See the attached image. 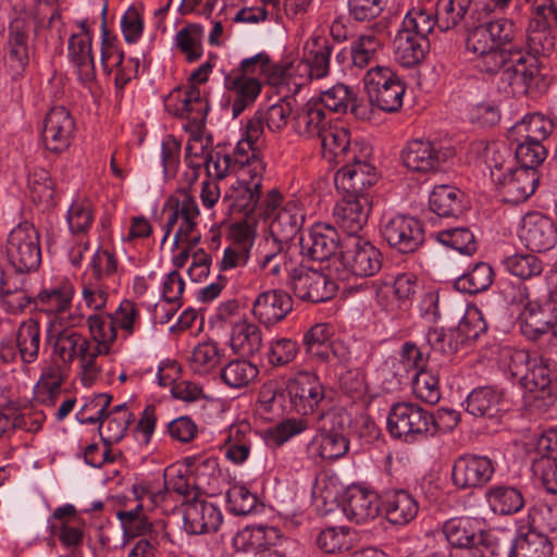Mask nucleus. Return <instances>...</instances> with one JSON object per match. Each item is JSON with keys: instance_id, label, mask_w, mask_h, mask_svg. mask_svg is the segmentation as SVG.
<instances>
[{"instance_id": "1", "label": "nucleus", "mask_w": 557, "mask_h": 557, "mask_svg": "<svg viewBox=\"0 0 557 557\" xmlns=\"http://www.w3.org/2000/svg\"><path fill=\"white\" fill-rule=\"evenodd\" d=\"M46 343L52 347V352L63 364L70 366L76 357L82 362V382L90 386L101 371L95 364L97 357H91L92 347L90 342L82 334L70 327H59L50 323L46 334Z\"/></svg>"}, {"instance_id": "2", "label": "nucleus", "mask_w": 557, "mask_h": 557, "mask_svg": "<svg viewBox=\"0 0 557 557\" xmlns=\"http://www.w3.org/2000/svg\"><path fill=\"white\" fill-rule=\"evenodd\" d=\"M382 252L369 240L354 237L345 244L339 258L329 265L330 274L338 281H348L351 276L369 277L382 268Z\"/></svg>"}, {"instance_id": "3", "label": "nucleus", "mask_w": 557, "mask_h": 557, "mask_svg": "<svg viewBox=\"0 0 557 557\" xmlns=\"http://www.w3.org/2000/svg\"><path fill=\"white\" fill-rule=\"evenodd\" d=\"M370 103L384 112H397L403 106L406 85L387 66H374L363 77Z\"/></svg>"}, {"instance_id": "4", "label": "nucleus", "mask_w": 557, "mask_h": 557, "mask_svg": "<svg viewBox=\"0 0 557 557\" xmlns=\"http://www.w3.org/2000/svg\"><path fill=\"white\" fill-rule=\"evenodd\" d=\"M386 423L392 437L412 444L430 437L431 412L417 404L397 403L391 407Z\"/></svg>"}, {"instance_id": "5", "label": "nucleus", "mask_w": 557, "mask_h": 557, "mask_svg": "<svg viewBox=\"0 0 557 557\" xmlns=\"http://www.w3.org/2000/svg\"><path fill=\"white\" fill-rule=\"evenodd\" d=\"M5 251L12 269L21 273L36 271L41 263L38 231L33 224L20 223L10 232Z\"/></svg>"}, {"instance_id": "6", "label": "nucleus", "mask_w": 557, "mask_h": 557, "mask_svg": "<svg viewBox=\"0 0 557 557\" xmlns=\"http://www.w3.org/2000/svg\"><path fill=\"white\" fill-rule=\"evenodd\" d=\"M491 178L503 201L512 205H519L529 199L535 193L540 182L537 170L504 169L503 164L491 168Z\"/></svg>"}, {"instance_id": "7", "label": "nucleus", "mask_w": 557, "mask_h": 557, "mask_svg": "<svg viewBox=\"0 0 557 557\" xmlns=\"http://www.w3.org/2000/svg\"><path fill=\"white\" fill-rule=\"evenodd\" d=\"M380 234L399 253H412L424 243L422 223L406 214L384 215L380 223Z\"/></svg>"}, {"instance_id": "8", "label": "nucleus", "mask_w": 557, "mask_h": 557, "mask_svg": "<svg viewBox=\"0 0 557 557\" xmlns=\"http://www.w3.org/2000/svg\"><path fill=\"white\" fill-rule=\"evenodd\" d=\"M502 81L508 83L513 92L529 96L543 94L549 86L547 78L541 73L539 61L523 55L520 50L512 53L502 73Z\"/></svg>"}, {"instance_id": "9", "label": "nucleus", "mask_w": 557, "mask_h": 557, "mask_svg": "<svg viewBox=\"0 0 557 557\" xmlns=\"http://www.w3.org/2000/svg\"><path fill=\"white\" fill-rule=\"evenodd\" d=\"M286 285L296 297L313 304L332 299L337 290L335 282L320 271L302 265L289 270V280Z\"/></svg>"}, {"instance_id": "10", "label": "nucleus", "mask_w": 557, "mask_h": 557, "mask_svg": "<svg viewBox=\"0 0 557 557\" xmlns=\"http://www.w3.org/2000/svg\"><path fill=\"white\" fill-rule=\"evenodd\" d=\"M377 181L375 168L366 159L352 154L336 172L334 182L338 193L347 197L370 196L368 189Z\"/></svg>"}, {"instance_id": "11", "label": "nucleus", "mask_w": 557, "mask_h": 557, "mask_svg": "<svg viewBox=\"0 0 557 557\" xmlns=\"http://www.w3.org/2000/svg\"><path fill=\"white\" fill-rule=\"evenodd\" d=\"M519 302L523 305L519 313L517 323L521 334L530 341L536 342L548 334L554 327V317H552L549 306L541 305L539 301L529 299L528 287L519 284Z\"/></svg>"}, {"instance_id": "12", "label": "nucleus", "mask_w": 557, "mask_h": 557, "mask_svg": "<svg viewBox=\"0 0 557 557\" xmlns=\"http://www.w3.org/2000/svg\"><path fill=\"white\" fill-rule=\"evenodd\" d=\"M286 391L292 410L301 416L312 413L325 396L323 384L310 372L297 373L288 381Z\"/></svg>"}, {"instance_id": "13", "label": "nucleus", "mask_w": 557, "mask_h": 557, "mask_svg": "<svg viewBox=\"0 0 557 557\" xmlns=\"http://www.w3.org/2000/svg\"><path fill=\"white\" fill-rule=\"evenodd\" d=\"M494 472L495 467L491 458L467 454L455 460L451 479L459 488H479L491 481Z\"/></svg>"}, {"instance_id": "14", "label": "nucleus", "mask_w": 557, "mask_h": 557, "mask_svg": "<svg viewBox=\"0 0 557 557\" xmlns=\"http://www.w3.org/2000/svg\"><path fill=\"white\" fill-rule=\"evenodd\" d=\"M32 30L30 21L23 16L13 18L8 26L4 57L10 67L17 74L29 63Z\"/></svg>"}, {"instance_id": "15", "label": "nucleus", "mask_w": 557, "mask_h": 557, "mask_svg": "<svg viewBox=\"0 0 557 557\" xmlns=\"http://www.w3.org/2000/svg\"><path fill=\"white\" fill-rule=\"evenodd\" d=\"M75 132V122L64 107H54L46 115L42 128V141L51 152L61 153L66 150Z\"/></svg>"}, {"instance_id": "16", "label": "nucleus", "mask_w": 557, "mask_h": 557, "mask_svg": "<svg viewBox=\"0 0 557 557\" xmlns=\"http://www.w3.org/2000/svg\"><path fill=\"white\" fill-rule=\"evenodd\" d=\"M520 238L529 250L545 252L557 243V226L547 215L529 212L522 220Z\"/></svg>"}, {"instance_id": "17", "label": "nucleus", "mask_w": 557, "mask_h": 557, "mask_svg": "<svg viewBox=\"0 0 557 557\" xmlns=\"http://www.w3.org/2000/svg\"><path fill=\"white\" fill-rule=\"evenodd\" d=\"M371 211V197H347L342 195L333 209L336 224L349 236L357 235L368 222Z\"/></svg>"}, {"instance_id": "18", "label": "nucleus", "mask_w": 557, "mask_h": 557, "mask_svg": "<svg viewBox=\"0 0 557 557\" xmlns=\"http://www.w3.org/2000/svg\"><path fill=\"white\" fill-rule=\"evenodd\" d=\"M300 253L312 261H330L339 246L337 231L329 224L314 225L307 237H300Z\"/></svg>"}, {"instance_id": "19", "label": "nucleus", "mask_w": 557, "mask_h": 557, "mask_svg": "<svg viewBox=\"0 0 557 557\" xmlns=\"http://www.w3.org/2000/svg\"><path fill=\"white\" fill-rule=\"evenodd\" d=\"M382 508L381 495L361 485L348 487L343 503L346 517L357 523L376 518Z\"/></svg>"}, {"instance_id": "20", "label": "nucleus", "mask_w": 557, "mask_h": 557, "mask_svg": "<svg viewBox=\"0 0 557 557\" xmlns=\"http://www.w3.org/2000/svg\"><path fill=\"white\" fill-rule=\"evenodd\" d=\"M437 27L447 32L456 27L465 28L468 22L475 18L483 10V4L474 0H437L436 1Z\"/></svg>"}, {"instance_id": "21", "label": "nucleus", "mask_w": 557, "mask_h": 557, "mask_svg": "<svg viewBox=\"0 0 557 557\" xmlns=\"http://www.w3.org/2000/svg\"><path fill=\"white\" fill-rule=\"evenodd\" d=\"M222 523L220 509L206 499L194 497L184 509V527L188 533L215 532Z\"/></svg>"}, {"instance_id": "22", "label": "nucleus", "mask_w": 557, "mask_h": 557, "mask_svg": "<svg viewBox=\"0 0 557 557\" xmlns=\"http://www.w3.org/2000/svg\"><path fill=\"white\" fill-rule=\"evenodd\" d=\"M174 100H180V104H175L171 109V114L180 119H188L193 123H201L205 121L209 111L208 101L201 96L197 85H189L186 88H174L168 96L169 106H174Z\"/></svg>"}, {"instance_id": "23", "label": "nucleus", "mask_w": 557, "mask_h": 557, "mask_svg": "<svg viewBox=\"0 0 557 557\" xmlns=\"http://www.w3.org/2000/svg\"><path fill=\"white\" fill-rule=\"evenodd\" d=\"M292 310L293 299L282 289H270L259 294L252 305L253 317L267 326L284 320Z\"/></svg>"}, {"instance_id": "24", "label": "nucleus", "mask_w": 557, "mask_h": 557, "mask_svg": "<svg viewBox=\"0 0 557 557\" xmlns=\"http://www.w3.org/2000/svg\"><path fill=\"white\" fill-rule=\"evenodd\" d=\"M332 326L327 323H317L305 332L302 345L306 354L319 362H331L339 358L338 344L332 341Z\"/></svg>"}, {"instance_id": "25", "label": "nucleus", "mask_w": 557, "mask_h": 557, "mask_svg": "<svg viewBox=\"0 0 557 557\" xmlns=\"http://www.w3.org/2000/svg\"><path fill=\"white\" fill-rule=\"evenodd\" d=\"M305 221L304 210L296 201L286 202L270 223V234L277 245L285 246L300 232Z\"/></svg>"}, {"instance_id": "26", "label": "nucleus", "mask_w": 557, "mask_h": 557, "mask_svg": "<svg viewBox=\"0 0 557 557\" xmlns=\"http://www.w3.org/2000/svg\"><path fill=\"white\" fill-rule=\"evenodd\" d=\"M382 508L389 523L405 525L418 513L419 505L411 493L401 488H392L381 495Z\"/></svg>"}, {"instance_id": "27", "label": "nucleus", "mask_w": 557, "mask_h": 557, "mask_svg": "<svg viewBox=\"0 0 557 557\" xmlns=\"http://www.w3.org/2000/svg\"><path fill=\"white\" fill-rule=\"evenodd\" d=\"M467 322H461L455 329H430L426 333V347L433 358L442 356L453 357L469 337H476L478 334H466Z\"/></svg>"}, {"instance_id": "28", "label": "nucleus", "mask_w": 557, "mask_h": 557, "mask_svg": "<svg viewBox=\"0 0 557 557\" xmlns=\"http://www.w3.org/2000/svg\"><path fill=\"white\" fill-rule=\"evenodd\" d=\"M404 164L416 172H429L436 170L445 161V153L437 150L429 140L416 139L403 150Z\"/></svg>"}, {"instance_id": "29", "label": "nucleus", "mask_w": 557, "mask_h": 557, "mask_svg": "<svg viewBox=\"0 0 557 557\" xmlns=\"http://www.w3.org/2000/svg\"><path fill=\"white\" fill-rule=\"evenodd\" d=\"M225 88L234 94L232 114L237 117L250 107L261 92L260 78H245L240 73H228L224 78Z\"/></svg>"}, {"instance_id": "30", "label": "nucleus", "mask_w": 557, "mask_h": 557, "mask_svg": "<svg viewBox=\"0 0 557 557\" xmlns=\"http://www.w3.org/2000/svg\"><path fill=\"white\" fill-rule=\"evenodd\" d=\"M488 508L497 516H511L521 511L525 500L522 492L512 485L496 484L484 494Z\"/></svg>"}, {"instance_id": "31", "label": "nucleus", "mask_w": 557, "mask_h": 557, "mask_svg": "<svg viewBox=\"0 0 557 557\" xmlns=\"http://www.w3.org/2000/svg\"><path fill=\"white\" fill-rule=\"evenodd\" d=\"M324 157L329 154L337 163L345 162L357 154V144L351 146L349 131L344 126L330 123L319 136Z\"/></svg>"}, {"instance_id": "32", "label": "nucleus", "mask_w": 557, "mask_h": 557, "mask_svg": "<svg viewBox=\"0 0 557 557\" xmlns=\"http://www.w3.org/2000/svg\"><path fill=\"white\" fill-rule=\"evenodd\" d=\"M442 531L450 546L457 548L481 541L486 531L480 529L479 523L469 517H456L448 519L442 525Z\"/></svg>"}, {"instance_id": "33", "label": "nucleus", "mask_w": 557, "mask_h": 557, "mask_svg": "<svg viewBox=\"0 0 557 557\" xmlns=\"http://www.w3.org/2000/svg\"><path fill=\"white\" fill-rule=\"evenodd\" d=\"M385 28L386 25L382 22L375 23L371 33L359 35L351 41L349 57L355 67L364 69L375 61L376 54L382 48L381 39L376 34H381Z\"/></svg>"}, {"instance_id": "34", "label": "nucleus", "mask_w": 557, "mask_h": 557, "mask_svg": "<svg viewBox=\"0 0 557 557\" xmlns=\"http://www.w3.org/2000/svg\"><path fill=\"white\" fill-rule=\"evenodd\" d=\"M313 48L309 50L305 60L298 61L297 71L306 72L309 79H320L329 75L330 58L333 51L327 39L317 37L312 40Z\"/></svg>"}, {"instance_id": "35", "label": "nucleus", "mask_w": 557, "mask_h": 557, "mask_svg": "<svg viewBox=\"0 0 557 557\" xmlns=\"http://www.w3.org/2000/svg\"><path fill=\"white\" fill-rule=\"evenodd\" d=\"M430 42L428 38L414 37L398 30L394 39L395 59L404 67H412L421 63L429 51Z\"/></svg>"}, {"instance_id": "36", "label": "nucleus", "mask_w": 557, "mask_h": 557, "mask_svg": "<svg viewBox=\"0 0 557 557\" xmlns=\"http://www.w3.org/2000/svg\"><path fill=\"white\" fill-rule=\"evenodd\" d=\"M431 211L441 218H457L465 211L463 193L448 186H435L429 198Z\"/></svg>"}, {"instance_id": "37", "label": "nucleus", "mask_w": 557, "mask_h": 557, "mask_svg": "<svg viewBox=\"0 0 557 557\" xmlns=\"http://www.w3.org/2000/svg\"><path fill=\"white\" fill-rule=\"evenodd\" d=\"M278 530L265 525H248L239 530L233 539V545L238 552L255 554L270 546L278 539Z\"/></svg>"}, {"instance_id": "38", "label": "nucleus", "mask_w": 557, "mask_h": 557, "mask_svg": "<svg viewBox=\"0 0 557 557\" xmlns=\"http://www.w3.org/2000/svg\"><path fill=\"white\" fill-rule=\"evenodd\" d=\"M199 208L193 196L184 194L181 199L180 226L174 234V245L180 242L196 246L200 242V234L197 232L196 219L199 216Z\"/></svg>"}, {"instance_id": "39", "label": "nucleus", "mask_w": 557, "mask_h": 557, "mask_svg": "<svg viewBox=\"0 0 557 557\" xmlns=\"http://www.w3.org/2000/svg\"><path fill=\"white\" fill-rule=\"evenodd\" d=\"M29 197L32 201L44 210L57 206L55 184L50 173L44 168H34L27 180Z\"/></svg>"}, {"instance_id": "40", "label": "nucleus", "mask_w": 557, "mask_h": 557, "mask_svg": "<svg viewBox=\"0 0 557 557\" xmlns=\"http://www.w3.org/2000/svg\"><path fill=\"white\" fill-rule=\"evenodd\" d=\"M552 553L548 537L531 528L515 539L508 557H549Z\"/></svg>"}, {"instance_id": "41", "label": "nucleus", "mask_w": 557, "mask_h": 557, "mask_svg": "<svg viewBox=\"0 0 557 557\" xmlns=\"http://www.w3.org/2000/svg\"><path fill=\"white\" fill-rule=\"evenodd\" d=\"M330 123L331 120L314 99L308 101L295 116V129L300 136L319 137Z\"/></svg>"}, {"instance_id": "42", "label": "nucleus", "mask_w": 557, "mask_h": 557, "mask_svg": "<svg viewBox=\"0 0 557 557\" xmlns=\"http://www.w3.org/2000/svg\"><path fill=\"white\" fill-rule=\"evenodd\" d=\"M69 58L77 67L82 82H91L95 78V63L91 54V40L81 35H72L69 39Z\"/></svg>"}, {"instance_id": "43", "label": "nucleus", "mask_w": 557, "mask_h": 557, "mask_svg": "<svg viewBox=\"0 0 557 557\" xmlns=\"http://www.w3.org/2000/svg\"><path fill=\"white\" fill-rule=\"evenodd\" d=\"M502 393L490 386L473 389L466 399V410L474 417L493 418L499 412Z\"/></svg>"}, {"instance_id": "44", "label": "nucleus", "mask_w": 557, "mask_h": 557, "mask_svg": "<svg viewBox=\"0 0 557 557\" xmlns=\"http://www.w3.org/2000/svg\"><path fill=\"white\" fill-rule=\"evenodd\" d=\"M18 355L24 363H32L38 358L40 347V325L35 319L21 323L15 334Z\"/></svg>"}, {"instance_id": "45", "label": "nucleus", "mask_w": 557, "mask_h": 557, "mask_svg": "<svg viewBox=\"0 0 557 557\" xmlns=\"http://www.w3.org/2000/svg\"><path fill=\"white\" fill-rule=\"evenodd\" d=\"M90 334L96 342L92 347L91 357L108 355L109 344L116 338V329L112 315L92 314L88 318Z\"/></svg>"}, {"instance_id": "46", "label": "nucleus", "mask_w": 557, "mask_h": 557, "mask_svg": "<svg viewBox=\"0 0 557 557\" xmlns=\"http://www.w3.org/2000/svg\"><path fill=\"white\" fill-rule=\"evenodd\" d=\"M527 48L529 58L537 60L539 57L549 55L555 48V36L540 18H532L527 33Z\"/></svg>"}, {"instance_id": "47", "label": "nucleus", "mask_w": 557, "mask_h": 557, "mask_svg": "<svg viewBox=\"0 0 557 557\" xmlns=\"http://www.w3.org/2000/svg\"><path fill=\"white\" fill-rule=\"evenodd\" d=\"M231 342L237 352L252 356L262 347L261 330L257 324L242 320L233 326Z\"/></svg>"}, {"instance_id": "48", "label": "nucleus", "mask_w": 557, "mask_h": 557, "mask_svg": "<svg viewBox=\"0 0 557 557\" xmlns=\"http://www.w3.org/2000/svg\"><path fill=\"white\" fill-rule=\"evenodd\" d=\"M493 280V268L486 262H479L469 272L460 275L454 287L461 293L478 294L488 289Z\"/></svg>"}, {"instance_id": "49", "label": "nucleus", "mask_w": 557, "mask_h": 557, "mask_svg": "<svg viewBox=\"0 0 557 557\" xmlns=\"http://www.w3.org/2000/svg\"><path fill=\"white\" fill-rule=\"evenodd\" d=\"M123 271L119 265V260L113 251L99 248L92 256L88 267V272L84 278L108 283L119 272Z\"/></svg>"}, {"instance_id": "50", "label": "nucleus", "mask_w": 557, "mask_h": 557, "mask_svg": "<svg viewBox=\"0 0 557 557\" xmlns=\"http://www.w3.org/2000/svg\"><path fill=\"white\" fill-rule=\"evenodd\" d=\"M462 29L467 34L466 47L468 51L478 54L484 53V51L494 47L486 26V11L476 14L475 18L470 23L468 22V25Z\"/></svg>"}, {"instance_id": "51", "label": "nucleus", "mask_w": 557, "mask_h": 557, "mask_svg": "<svg viewBox=\"0 0 557 557\" xmlns=\"http://www.w3.org/2000/svg\"><path fill=\"white\" fill-rule=\"evenodd\" d=\"M72 296V288L66 285L44 289L34 298V306L42 312L60 313L69 308Z\"/></svg>"}, {"instance_id": "52", "label": "nucleus", "mask_w": 557, "mask_h": 557, "mask_svg": "<svg viewBox=\"0 0 557 557\" xmlns=\"http://www.w3.org/2000/svg\"><path fill=\"white\" fill-rule=\"evenodd\" d=\"M203 28L198 24H189L176 33L175 42L188 62H195L202 55Z\"/></svg>"}, {"instance_id": "53", "label": "nucleus", "mask_w": 557, "mask_h": 557, "mask_svg": "<svg viewBox=\"0 0 557 557\" xmlns=\"http://www.w3.org/2000/svg\"><path fill=\"white\" fill-rule=\"evenodd\" d=\"M258 373V368L251 362L236 359L222 369L221 379L230 387L242 388L255 380Z\"/></svg>"}, {"instance_id": "54", "label": "nucleus", "mask_w": 557, "mask_h": 557, "mask_svg": "<svg viewBox=\"0 0 557 557\" xmlns=\"http://www.w3.org/2000/svg\"><path fill=\"white\" fill-rule=\"evenodd\" d=\"M436 237L443 245L466 256H472L478 250L475 237L468 227L444 230L438 232Z\"/></svg>"}, {"instance_id": "55", "label": "nucleus", "mask_w": 557, "mask_h": 557, "mask_svg": "<svg viewBox=\"0 0 557 557\" xmlns=\"http://www.w3.org/2000/svg\"><path fill=\"white\" fill-rule=\"evenodd\" d=\"M507 271L522 280L540 276L543 272L542 260L532 253H516L503 261Z\"/></svg>"}, {"instance_id": "56", "label": "nucleus", "mask_w": 557, "mask_h": 557, "mask_svg": "<svg viewBox=\"0 0 557 557\" xmlns=\"http://www.w3.org/2000/svg\"><path fill=\"white\" fill-rule=\"evenodd\" d=\"M437 25V16L421 8H413L407 12L399 30L414 37L428 38V35Z\"/></svg>"}, {"instance_id": "57", "label": "nucleus", "mask_w": 557, "mask_h": 557, "mask_svg": "<svg viewBox=\"0 0 557 557\" xmlns=\"http://www.w3.org/2000/svg\"><path fill=\"white\" fill-rule=\"evenodd\" d=\"M557 400L555 388L524 389L522 409L529 416H539L548 411Z\"/></svg>"}, {"instance_id": "58", "label": "nucleus", "mask_w": 557, "mask_h": 557, "mask_svg": "<svg viewBox=\"0 0 557 557\" xmlns=\"http://www.w3.org/2000/svg\"><path fill=\"white\" fill-rule=\"evenodd\" d=\"M262 188L252 189L245 181H238L233 191V211L244 213L247 220H255L256 208L261 197Z\"/></svg>"}, {"instance_id": "59", "label": "nucleus", "mask_w": 557, "mask_h": 557, "mask_svg": "<svg viewBox=\"0 0 557 557\" xmlns=\"http://www.w3.org/2000/svg\"><path fill=\"white\" fill-rule=\"evenodd\" d=\"M314 100L323 110L327 109L330 112L346 113L354 100V91L344 84H336L322 91L319 98Z\"/></svg>"}, {"instance_id": "60", "label": "nucleus", "mask_w": 557, "mask_h": 557, "mask_svg": "<svg viewBox=\"0 0 557 557\" xmlns=\"http://www.w3.org/2000/svg\"><path fill=\"white\" fill-rule=\"evenodd\" d=\"M413 393L422 401L435 405L441 399L438 376L430 370L418 371L412 381Z\"/></svg>"}, {"instance_id": "61", "label": "nucleus", "mask_w": 557, "mask_h": 557, "mask_svg": "<svg viewBox=\"0 0 557 557\" xmlns=\"http://www.w3.org/2000/svg\"><path fill=\"white\" fill-rule=\"evenodd\" d=\"M351 420L343 408H332L321 413L317 421L319 435H346Z\"/></svg>"}, {"instance_id": "62", "label": "nucleus", "mask_w": 557, "mask_h": 557, "mask_svg": "<svg viewBox=\"0 0 557 557\" xmlns=\"http://www.w3.org/2000/svg\"><path fill=\"white\" fill-rule=\"evenodd\" d=\"M483 10L486 11V26L490 30L491 40L494 47L513 48L515 24L506 18L492 21L490 15L492 12L488 3H483Z\"/></svg>"}, {"instance_id": "63", "label": "nucleus", "mask_w": 557, "mask_h": 557, "mask_svg": "<svg viewBox=\"0 0 557 557\" xmlns=\"http://www.w3.org/2000/svg\"><path fill=\"white\" fill-rule=\"evenodd\" d=\"M416 288L417 280L413 275L400 274L394 280L393 284H384L377 292L379 302L382 304L383 299L389 295H394L398 301L410 300L416 294Z\"/></svg>"}, {"instance_id": "64", "label": "nucleus", "mask_w": 557, "mask_h": 557, "mask_svg": "<svg viewBox=\"0 0 557 557\" xmlns=\"http://www.w3.org/2000/svg\"><path fill=\"white\" fill-rule=\"evenodd\" d=\"M513 52H516L513 48L493 47L492 49H487L484 53L476 54L479 57L478 67L481 72L487 74H496L499 72L502 74Z\"/></svg>"}]
</instances>
